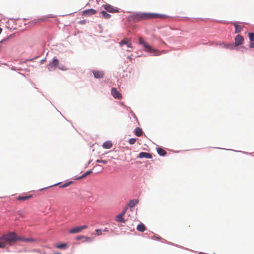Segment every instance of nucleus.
<instances>
[{"label":"nucleus","mask_w":254,"mask_h":254,"mask_svg":"<svg viewBox=\"0 0 254 254\" xmlns=\"http://www.w3.org/2000/svg\"><path fill=\"white\" fill-rule=\"evenodd\" d=\"M244 40L245 39L243 36L239 34H237L234 38V46L238 47V46L242 45L244 43Z\"/></svg>","instance_id":"9d476101"},{"label":"nucleus","mask_w":254,"mask_h":254,"mask_svg":"<svg viewBox=\"0 0 254 254\" xmlns=\"http://www.w3.org/2000/svg\"><path fill=\"white\" fill-rule=\"evenodd\" d=\"M16 33V32H14V33L9 35V36H6V38H8V40L10 39L14 38L15 36Z\"/></svg>","instance_id":"de8ad7c7"},{"label":"nucleus","mask_w":254,"mask_h":254,"mask_svg":"<svg viewBox=\"0 0 254 254\" xmlns=\"http://www.w3.org/2000/svg\"><path fill=\"white\" fill-rule=\"evenodd\" d=\"M173 246H175V247H178V248H179L182 249H185V250H189V251H190V250H189V249L185 248H184V247H183V246H181L178 245L176 244H173Z\"/></svg>","instance_id":"49530a36"},{"label":"nucleus","mask_w":254,"mask_h":254,"mask_svg":"<svg viewBox=\"0 0 254 254\" xmlns=\"http://www.w3.org/2000/svg\"><path fill=\"white\" fill-rule=\"evenodd\" d=\"M102 6L104 8L105 10L107 11L109 13H118L120 11V9L119 8L114 7V6L109 3L103 4Z\"/></svg>","instance_id":"423d86ee"},{"label":"nucleus","mask_w":254,"mask_h":254,"mask_svg":"<svg viewBox=\"0 0 254 254\" xmlns=\"http://www.w3.org/2000/svg\"><path fill=\"white\" fill-rule=\"evenodd\" d=\"M111 95L116 99L121 98L122 96L121 93L115 87H112L111 90Z\"/></svg>","instance_id":"2eb2a0df"},{"label":"nucleus","mask_w":254,"mask_h":254,"mask_svg":"<svg viewBox=\"0 0 254 254\" xmlns=\"http://www.w3.org/2000/svg\"><path fill=\"white\" fill-rule=\"evenodd\" d=\"M6 27L7 28H8V29L10 31H12V30H16V29H17V27H14V28H10V27H7V26H6Z\"/></svg>","instance_id":"bf43d9fd"},{"label":"nucleus","mask_w":254,"mask_h":254,"mask_svg":"<svg viewBox=\"0 0 254 254\" xmlns=\"http://www.w3.org/2000/svg\"><path fill=\"white\" fill-rule=\"evenodd\" d=\"M220 46H222L225 49H230L231 50H235L236 51H239V47H235L233 43H226L222 42L219 44Z\"/></svg>","instance_id":"1a4fd4ad"},{"label":"nucleus","mask_w":254,"mask_h":254,"mask_svg":"<svg viewBox=\"0 0 254 254\" xmlns=\"http://www.w3.org/2000/svg\"><path fill=\"white\" fill-rule=\"evenodd\" d=\"M73 181L71 180H67L65 183L62 184L59 186V188H64L69 186L70 185L72 184Z\"/></svg>","instance_id":"bb28decb"},{"label":"nucleus","mask_w":254,"mask_h":254,"mask_svg":"<svg viewBox=\"0 0 254 254\" xmlns=\"http://www.w3.org/2000/svg\"><path fill=\"white\" fill-rule=\"evenodd\" d=\"M113 146V143L111 140H108L104 142L102 144V147L104 149H110Z\"/></svg>","instance_id":"5701e85b"},{"label":"nucleus","mask_w":254,"mask_h":254,"mask_svg":"<svg viewBox=\"0 0 254 254\" xmlns=\"http://www.w3.org/2000/svg\"><path fill=\"white\" fill-rule=\"evenodd\" d=\"M84 239H85V240L83 241V242L91 243L93 241V238L88 236H85Z\"/></svg>","instance_id":"f704fd0d"},{"label":"nucleus","mask_w":254,"mask_h":254,"mask_svg":"<svg viewBox=\"0 0 254 254\" xmlns=\"http://www.w3.org/2000/svg\"><path fill=\"white\" fill-rule=\"evenodd\" d=\"M129 112L130 114L131 115V116L132 117H133V118L136 121V122H137L138 125H139V121L138 120V118L136 117V116L135 115V114H134V113L131 110H130L129 111Z\"/></svg>","instance_id":"2f4dec72"},{"label":"nucleus","mask_w":254,"mask_h":254,"mask_svg":"<svg viewBox=\"0 0 254 254\" xmlns=\"http://www.w3.org/2000/svg\"><path fill=\"white\" fill-rule=\"evenodd\" d=\"M57 68H58L59 69H60L62 71H66L67 69V68L64 64H61V65L59 64L58 65Z\"/></svg>","instance_id":"e433bc0d"},{"label":"nucleus","mask_w":254,"mask_h":254,"mask_svg":"<svg viewBox=\"0 0 254 254\" xmlns=\"http://www.w3.org/2000/svg\"><path fill=\"white\" fill-rule=\"evenodd\" d=\"M248 36L250 40L249 48H254V33L253 32H248Z\"/></svg>","instance_id":"a211bd4d"},{"label":"nucleus","mask_w":254,"mask_h":254,"mask_svg":"<svg viewBox=\"0 0 254 254\" xmlns=\"http://www.w3.org/2000/svg\"><path fill=\"white\" fill-rule=\"evenodd\" d=\"M102 230H103V232H108L109 231V229L107 227L105 228L104 229H102Z\"/></svg>","instance_id":"680f3d73"},{"label":"nucleus","mask_w":254,"mask_h":254,"mask_svg":"<svg viewBox=\"0 0 254 254\" xmlns=\"http://www.w3.org/2000/svg\"><path fill=\"white\" fill-rule=\"evenodd\" d=\"M8 40V38H6V37L3 38L2 40L0 41V44L1 45L3 44L4 42L7 41Z\"/></svg>","instance_id":"8fccbe9b"},{"label":"nucleus","mask_w":254,"mask_h":254,"mask_svg":"<svg viewBox=\"0 0 254 254\" xmlns=\"http://www.w3.org/2000/svg\"><path fill=\"white\" fill-rule=\"evenodd\" d=\"M146 229L145 225L142 222H140L136 226V230L140 232H144Z\"/></svg>","instance_id":"393cba45"},{"label":"nucleus","mask_w":254,"mask_h":254,"mask_svg":"<svg viewBox=\"0 0 254 254\" xmlns=\"http://www.w3.org/2000/svg\"><path fill=\"white\" fill-rule=\"evenodd\" d=\"M39 57L38 56H36L33 58H31V59H27L26 60H25L24 61H23V62H29V61H33V60H34L35 59L38 58Z\"/></svg>","instance_id":"79ce46f5"},{"label":"nucleus","mask_w":254,"mask_h":254,"mask_svg":"<svg viewBox=\"0 0 254 254\" xmlns=\"http://www.w3.org/2000/svg\"><path fill=\"white\" fill-rule=\"evenodd\" d=\"M161 17V18H169L172 17V16L168 15L165 14H161L155 12V18Z\"/></svg>","instance_id":"c756f323"},{"label":"nucleus","mask_w":254,"mask_h":254,"mask_svg":"<svg viewBox=\"0 0 254 254\" xmlns=\"http://www.w3.org/2000/svg\"><path fill=\"white\" fill-rule=\"evenodd\" d=\"M152 233L153 234V237H152L151 238L149 237L148 238H149V239H150L151 240H156V241H160L161 242L162 241H163V240H164V239L162 238L158 235L156 234H154L153 232H152Z\"/></svg>","instance_id":"cd10ccee"},{"label":"nucleus","mask_w":254,"mask_h":254,"mask_svg":"<svg viewBox=\"0 0 254 254\" xmlns=\"http://www.w3.org/2000/svg\"><path fill=\"white\" fill-rule=\"evenodd\" d=\"M139 202V200L138 199H132L129 200L127 207L131 209L134 207L136 205H137Z\"/></svg>","instance_id":"aec40b11"},{"label":"nucleus","mask_w":254,"mask_h":254,"mask_svg":"<svg viewBox=\"0 0 254 254\" xmlns=\"http://www.w3.org/2000/svg\"><path fill=\"white\" fill-rule=\"evenodd\" d=\"M144 42H146V41H144L142 37H140L139 38H138V44L140 45H141L142 46L143 45V43Z\"/></svg>","instance_id":"ea45409f"},{"label":"nucleus","mask_w":254,"mask_h":254,"mask_svg":"<svg viewBox=\"0 0 254 254\" xmlns=\"http://www.w3.org/2000/svg\"><path fill=\"white\" fill-rule=\"evenodd\" d=\"M57 15L52 14H48L46 16H43L41 17H39L29 21L27 24H29V26L32 27L37 23H40L41 22L49 20L50 18H56Z\"/></svg>","instance_id":"7ed1b4c3"},{"label":"nucleus","mask_w":254,"mask_h":254,"mask_svg":"<svg viewBox=\"0 0 254 254\" xmlns=\"http://www.w3.org/2000/svg\"><path fill=\"white\" fill-rule=\"evenodd\" d=\"M91 72L93 73L94 77L96 79L103 78L105 75L104 72L102 70L92 69Z\"/></svg>","instance_id":"f8f14e48"},{"label":"nucleus","mask_w":254,"mask_h":254,"mask_svg":"<svg viewBox=\"0 0 254 254\" xmlns=\"http://www.w3.org/2000/svg\"><path fill=\"white\" fill-rule=\"evenodd\" d=\"M210 19L212 21H217V22H222V23L225 22L227 24L230 23H232V24H233V25L235 27L234 33H235V34L239 33L240 32H241V31L242 30V29H243L242 26L237 24L238 22H240L239 21H226V20H216V19Z\"/></svg>","instance_id":"20e7f679"},{"label":"nucleus","mask_w":254,"mask_h":254,"mask_svg":"<svg viewBox=\"0 0 254 254\" xmlns=\"http://www.w3.org/2000/svg\"><path fill=\"white\" fill-rule=\"evenodd\" d=\"M137 139H138V138H135V137H134V138H130L128 139L127 142L130 144L132 145V144H133L135 142L136 140H137Z\"/></svg>","instance_id":"c9c22d12"},{"label":"nucleus","mask_w":254,"mask_h":254,"mask_svg":"<svg viewBox=\"0 0 254 254\" xmlns=\"http://www.w3.org/2000/svg\"><path fill=\"white\" fill-rule=\"evenodd\" d=\"M97 11L93 8H88L83 10L81 12L82 15L84 16H90L93 14H96Z\"/></svg>","instance_id":"9b49d317"},{"label":"nucleus","mask_w":254,"mask_h":254,"mask_svg":"<svg viewBox=\"0 0 254 254\" xmlns=\"http://www.w3.org/2000/svg\"><path fill=\"white\" fill-rule=\"evenodd\" d=\"M54 246L56 248L62 250H65L68 248V243H63L61 242L55 243Z\"/></svg>","instance_id":"ddd939ff"},{"label":"nucleus","mask_w":254,"mask_h":254,"mask_svg":"<svg viewBox=\"0 0 254 254\" xmlns=\"http://www.w3.org/2000/svg\"><path fill=\"white\" fill-rule=\"evenodd\" d=\"M86 20L85 19H82V20H79L77 23L78 24H84L86 23Z\"/></svg>","instance_id":"603ef678"},{"label":"nucleus","mask_w":254,"mask_h":254,"mask_svg":"<svg viewBox=\"0 0 254 254\" xmlns=\"http://www.w3.org/2000/svg\"><path fill=\"white\" fill-rule=\"evenodd\" d=\"M34 196H35V194H28L26 195H19L17 197V200H27L28 199H29L31 198H33Z\"/></svg>","instance_id":"b1692460"},{"label":"nucleus","mask_w":254,"mask_h":254,"mask_svg":"<svg viewBox=\"0 0 254 254\" xmlns=\"http://www.w3.org/2000/svg\"><path fill=\"white\" fill-rule=\"evenodd\" d=\"M143 50H146L148 52L150 53V56H158L162 53H165L164 51L161 52L159 51L157 49L154 48L147 42H144L142 45Z\"/></svg>","instance_id":"f03ea898"},{"label":"nucleus","mask_w":254,"mask_h":254,"mask_svg":"<svg viewBox=\"0 0 254 254\" xmlns=\"http://www.w3.org/2000/svg\"><path fill=\"white\" fill-rule=\"evenodd\" d=\"M11 239H10V244L12 243H14L16 241H19L21 242H24L25 237H21L16 234V233L14 231H11Z\"/></svg>","instance_id":"6e6552de"},{"label":"nucleus","mask_w":254,"mask_h":254,"mask_svg":"<svg viewBox=\"0 0 254 254\" xmlns=\"http://www.w3.org/2000/svg\"><path fill=\"white\" fill-rule=\"evenodd\" d=\"M161 243H166V244H167L168 245H172V246H173V244H174L173 243L170 242H168V241H167V240H166L165 239L163 240V241H162Z\"/></svg>","instance_id":"09e8293b"},{"label":"nucleus","mask_w":254,"mask_h":254,"mask_svg":"<svg viewBox=\"0 0 254 254\" xmlns=\"http://www.w3.org/2000/svg\"><path fill=\"white\" fill-rule=\"evenodd\" d=\"M59 64V60L58 58L55 56L53 58L52 60L49 62V63L47 65V68L50 71L54 70L57 68Z\"/></svg>","instance_id":"39448f33"},{"label":"nucleus","mask_w":254,"mask_h":254,"mask_svg":"<svg viewBox=\"0 0 254 254\" xmlns=\"http://www.w3.org/2000/svg\"><path fill=\"white\" fill-rule=\"evenodd\" d=\"M11 231L6 233V234L0 236V241H5L7 242L10 245V239H11Z\"/></svg>","instance_id":"dca6fc26"},{"label":"nucleus","mask_w":254,"mask_h":254,"mask_svg":"<svg viewBox=\"0 0 254 254\" xmlns=\"http://www.w3.org/2000/svg\"><path fill=\"white\" fill-rule=\"evenodd\" d=\"M24 240V243H36L37 242V239L34 238H25Z\"/></svg>","instance_id":"c85d7f7f"},{"label":"nucleus","mask_w":254,"mask_h":254,"mask_svg":"<svg viewBox=\"0 0 254 254\" xmlns=\"http://www.w3.org/2000/svg\"><path fill=\"white\" fill-rule=\"evenodd\" d=\"M51 254H62L60 252H56Z\"/></svg>","instance_id":"774afa93"},{"label":"nucleus","mask_w":254,"mask_h":254,"mask_svg":"<svg viewBox=\"0 0 254 254\" xmlns=\"http://www.w3.org/2000/svg\"><path fill=\"white\" fill-rule=\"evenodd\" d=\"M212 148H218V149H224V150H232V151H235V152H242L244 154H252V153H249L248 152H245V151H238V150H233V149H226V148H220V147H212Z\"/></svg>","instance_id":"7c9ffc66"},{"label":"nucleus","mask_w":254,"mask_h":254,"mask_svg":"<svg viewBox=\"0 0 254 254\" xmlns=\"http://www.w3.org/2000/svg\"><path fill=\"white\" fill-rule=\"evenodd\" d=\"M156 145V150L158 154L160 156L164 157L167 155V152L164 149L163 147L158 145Z\"/></svg>","instance_id":"f3484780"},{"label":"nucleus","mask_w":254,"mask_h":254,"mask_svg":"<svg viewBox=\"0 0 254 254\" xmlns=\"http://www.w3.org/2000/svg\"><path fill=\"white\" fill-rule=\"evenodd\" d=\"M6 246V245L5 243L0 242V248H4Z\"/></svg>","instance_id":"5fc2aeb1"},{"label":"nucleus","mask_w":254,"mask_h":254,"mask_svg":"<svg viewBox=\"0 0 254 254\" xmlns=\"http://www.w3.org/2000/svg\"><path fill=\"white\" fill-rule=\"evenodd\" d=\"M95 162L97 163H103L104 164H106L108 163V160L98 159L95 161Z\"/></svg>","instance_id":"72a5a7b5"},{"label":"nucleus","mask_w":254,"mask_h":254,"mask_svg":"<svg viewBox=\"0 0 254 254\" xmlns=\"http://www.w3.org/2000/svg\"><path fill=\"white\" fill-rule=\"evenodd\" d=\"M152 154L146 152H140L136 156L137 159H151L152 158Z\"/></svg>","instance_id":"4468645a"},{"label":"nucleus","mask_w":254,"mask_h":254,"mask_svg":"<svg viewBox=\"0 0 254 254\" xmlns=\"http://www.w3.org/2000/svg\"><path fill=\"white\" fill-rule=\"evenodd\" d=\"M127 209H128V207L127 206L125 208H124L123 209V210L122 211V212L120 213V214L122 215H123V216L125 215V214H126Z\"/></svg>","instance_id":"a18cd8bd"},{"label":"nucleus","mask_w":254,"mask_h":254,"mask_svg":"<svg viewBox=\"0 0 254 254\" xmlns=\"http://www.w3.org/2000/svg\"><path fill=\"white\" fill-rule=\"evenodd\" d=\"M61 183V182H59V183H56V184H55L54 185H52L51 186H48V187H44L43 188L40 189L39 190L41 191L42 190H47V189H49L50 188H51L52 187L56 186L58 185L59 184H60Z\"/></svg>","instance_id":"473e14b6"},{"label":"nucleus","mask_w":254,"mask_h":254,"mask_svg":"<svg viewBox=\"0 0 254 254\" xmlns=\"http://www.w3.org/2000/svg\"><path fill=\"white\" fill-rule=\"evenodd\" d=\"M50 103H51V104H52V105L54 107V108H55V109L58 111V112H59L60 113V114H61V115H62L64 118V119H65L67 121H68V122L70 123V124H71L72 127H73L75 129H76L73 126V125L72 124V123H71L70 121H69V120H67V119L65 118V117H64V116L62 114V113H61L60 111H59L57 110V108H56V107H55L53 105V104H52V103L51 102H50Z\"/></svg>","instance_id":"58836bf2"},{"label":"nucleus","mask_w":254,"mask_h":254,"mask_svg":"<svg viewBox=\"0 0 254 254\" xmlns=\"http://www.w3.org/2000/svg\"><path fill=\"white\" fill-rule=\"evenodd\" d=\"M127 59L130 62L132 61V60L133 59L132 57H131V56H128L127 57Z\"/></svg>","instance_id":"052dcab7"},{"label":"nucleus","mask_w":254,"mask_h":254,"mask_svg":"<svg viewBox=\"0 0 254 254\" xmlns=\"http://www.w3.org/2000/svg\"><path fill=\"white\" fill-rule=\"evenodd\" d=\"M99 17L104 18L106 19H108L111 18V15L108 13V11L106 10H102L99 13V15L97 16Z\"/></svg>","instance_id":"6ab92c4d"},{"label":"nucleus","mask_w":254,"mask_h":254,"mask_svg":"<svg viewBox=\"0 0 254 254\" xmlns=\"http://www.w3.org/2000/svg\"><path fill=\"white\" fill-rule=\"evenodd\" d=\"M95 235L97 236H99L102 235V232H103L102 229L101 228H98L95 229Z\"/></svg>","instance_id":"4c0bfd02"},{"label":"nucleus","mask_w":254,"mask_h":254,"mask_svg":"<svg viewBox=\"0 0 254 254\" xmlns=\"http://www.w3.org/2000/svg\"><path fill=\"white\" fill-rule=\"evenodd\" d=\"M241 48L242 49V50H241L242 52H246L248 50V48L247 47H246L245 46H241Z\"/></svg>","instance_id":"3c124183"},{"label":"nucleus","mask_w":254,"mask_h":254,"mask_svg":"<svg viewBox=\"0 0 254 254\" xmlns=\"http://www.w3.org/2000/svg\"><path fill=\"white\" fill-rule=\"evenodd\" d=\"M127 43V41L125 40H121L119 42V45L120 47H123L124 45H125Z\"/></svg>","instance_id":"37998d69"},{"label":"nucleus","mask_w":254,"mask_h":254,"mask_svg":"<svg viewBox=\"0 0 254 254\" xmlns=\"http://www.w3.org/2000/svg\"><path fill=\"white\" fill-rule=\"evenodd\" d=\"M80 32H81L80 30L77 29L73 33V35L74 36H76L78 33H79Z\"/></svg>","instance_id":"6e6d98bb"},{"label":"nucleus","mask_w":254,"mask_h":254,"mask_svg":"<svg viewBox=\"0 0 254 254\" xmlns=\"http://www.w3.org/2000/svg\"><path fill=\"white\" fill-rule=\"evenodd\" d=\"M85 238V236L84 235H78L77 236H76V237L75 238V239L77 241H79L81 239H83Z\"/></svg>","instance_id":"a19ab883"},{"label":"nucleus","mask_w":254,"mask_h":254,"mask_svg":"<svg viewBox=\"0 0 254 254\" xmlns=\"http://www.w3.org/2000/svg\"><path fill=\"white\" fill-rule=\"evenodd\" d=\"M9 19L10 20H18V19H20L19 18H9Z\"/></svg>","instance_id":"69168bd1"},{"label":"nucleus","mask_w":254,"mask_h":254,"mask_svg":"<svg viewBox=\"0 0 254 254\" xmlns=\"http://www.w3.org/2000/svg\"><path fill=\"white\" fill-rule=\"evenodd\" d=\"M131 13V15L127 17L129 22H135L140 20L155 18V12L135 11Z\"/></svg>","instance_id":"f257e3e1"},{"label":"nucleus","mask_w":254,"mask_h":254,"mask_svg":"<svg viewBox=\"0 0 254 254\" xmlns=\"http://www.w3.org/2000/svg\"><path fill=\"white\" fill-rule=\"evenodd\" d=\"M10 69H11L12 70H13V71L21 70H22L21 68H20V67H19V68H17V67H16V66H12L10 67Z\"/></svg>","instance_id":"c03bdc74"},{"label":"nucleus","mask_w":254,"mask_h":254,"mask_svg":"<svg viewBox=\"0 0 254 254\" xmlns=\"http://www.w3.org/2000/svg\"><path fill=\"white\" fill-rule=\"evenodd\" d=\"M115 220L118 223H125L127 219L123 218V215L119 213L116 216Z\"/></svg>","instance_id":"412c9836"},{"label":"nucleus","mask_w":254,"mask_h":254,"mask_svg":"<svg viewBox=\"0 0 254 254\" xmlns=\"http://www.w3.org/2000/svg\"><path fill=\"white\" fill-rule=\"evenodd\" d=\"M92 172H93V169H90V170L86 171L84 173H83L82 175H81L80 176H78L77 175L74 176V178L76 180H80V179H83V178L85 177L87 175L91 174Z\"/></svg>","instance_id":"4be33fe9"},{"label":"nucleus","mask_w":254,"mask_h":254,"mask_svg":"<svg viewBox=\"0 0 254 254\" xmlns=\"http://www.w3.org/2000/svg\"><path fill=\"white\" fill-rule=\"evenodd\" d=\"M56 21L57 24L59 25L60 23V21L59 20V19L58 18H56Z\"/></svg>","instance_id":"e2e57ef3"},{"label":"nucleus","mask_w":254,"mask_h":254,"mask_svg":"<svg viewBox=\"0 0 254 254\" xmlns=\"http://www.w3.org/2000/svg\"><path fill=\"white\" fill-rule=\"evenodd\" d=\"M46 61H47V58H46V57H45L44 58H43V59L40 60V63L41 64H43L45 62H46Z\"/></svg>","instance_id":"4d7b16f0"},{"label":"nucleus","mask_w":254,"mask_h":254,"mask_svg":"<svg viewBox=\"0 0 254 254\" xmlns=\"http://www.w3.org/2000/svg\"><path fill=\"white\" fill-rule=\"evenodd\" d=\"M27 62H23V61H21V62H20L19 63V64H24V63H26Z\"/></svg>","instance_id":"338daca9"},{"label":"nucleus","mask_w":254,"mask_h":254,"mask_svg":"<svg viewBox=\"0 0 254 254\" xmlns=\"http://www.w3.org/2000/svg\"><path fill=\"white\" fill-rule=\"evenodd\" d=\"M126 45V46L127 47V48H132V46L131 45V44L129 43V42H127V43L125 45Z\"/></svg>","instance_id":"13d9d810"},{"label":"nucleus","mask_w":254,"mask_h":254,"mask_svg":"<svg viewBox=\"0 0 254 254\" xmlns=\"http://www.w3.org/2000/svg\"><path fill=\"white\" fill-rule=\"evenodd\" d=\"M88 227V225L85 224L73 227L69 229V233L70 234H76L81 232L82 230L87 229Z\"/></svg>","instance_id":"0eeeda50"},{"label":"nucleus","mask_w":254,"mask_h":254,"mask_svg":"<svg viewBox=\"0 0 254 254\" xmlns=\"http://www.w3.org/2000/svg\"><path fill=\"white\" fill-rule=\"evenodd\" d=\"M133 133L136 136L139 137L143 133L142 129L139 127H136L133 130Z\"/></svg>","instance_id":"a878e982"},{"label":"nucleus","mask_w":254,"mask_h":254,"mask_svg":"<svg viewBox=\"0 0 254 254\" xmlns=\"http://www.w3.org/2000/svg\"><path fill=\"white\" fill-rule=\"evenodd\" d=\"M73 13H68V14H64V15H59L60 16H67V15H70L71 14H72Z\"/></svg>","instance_id":"0e129e2a"},{"label":"nucleus","mask_w":254,"mask_h":254,"mask_svg":"<svg viewBox=\"0 0 254 254\" xmlns=\"http://www.w3.org/2000/svg\"><path fill=\"white\" fill-rule=\"evenodd\" d=\"M98 27L99 28V33H102V31H103V29H102V25L101 24H99L98 25Z\"/></svg>","instance_id":"864d4df0"}]
</instances>
